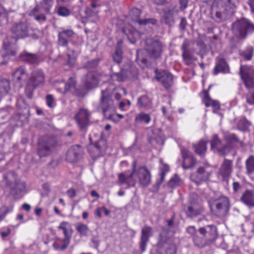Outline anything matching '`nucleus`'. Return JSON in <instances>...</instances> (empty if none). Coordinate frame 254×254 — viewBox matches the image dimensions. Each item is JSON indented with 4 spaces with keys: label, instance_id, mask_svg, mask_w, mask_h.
Returning <instances> with one entry per match:
<instances>
[{
    "label": "nucleus",
    "instance_id": "nucleus-1",
    "mask_svg": "<svg viewBox=\"0 0 254 254\" xmlns=\"http://www.w3.org/2000/svg\"><path fill=\"white\" fill-rule=\"evenodd\" d=\"M136 162L134 161L132 164L133 171L131 172L126 171L119 174L118 179L121 185L126 184L128 188L130 186H134L135 180L133 177L134 172L136 173L139 183L142 186L147 187L150 184L151 174L149 171L145 166L139 167L136 170Z\"/></svg>",
    "mask_w": 254,
    "mask_h": 254
},
{
    "label": "nucleus",
    "instance_id": "nucleus-2",
    "mask_svg": "<svg viewBox=\"0 0 254 254\" xmlns=\"http://www.w3.org/2000/svg\"><path fill=\"white\" fill-rule=\"evenodd\" d=\"M96 109L97 111L102 112L107 120L114 121L117 116L120 119L124 117L122 115L115 114L116 107L108 89L102 90L100 103L97 105Z\"/></svg>",
    "mask_w": 254,
    "mask_h": 254
},
{
    "label": "nucleus",
    "instance_id": "nucleus-3",
    "mask_svg": "<svg viewBox=\"0 0 254 254\" xmlns=\"http://www.w3.org/2000/svg\"><path fill=\"white\" fill-rule=\"evenodd\" d=\"M240 73L245 86L250 89L246 95L247 103L254 106V71L251 66L241 65Z\"/></svg>",
    "mask_w": 254,
    "mask_h": 254
},
{
    "label": "nucleus",
    "instance_id": "nucleus-4",
    "mask_svg": "<svg viewBox=\"0 0 254 254\" xmlns=\"http://www.w3.org/2000/svg\"><path fill=\"white\" fill-rule=\"evenodd\" d=\"M232 32L237 39L244 40L248 34L254 32V24L246 18H241L234 22L232 25Z\"/></svg>",
    "mask_w": 254,
    "mask_h": 254
},
{
    "label": "nucleus",
    "instance_id": "nucleus-5",
    "mask_svg": "<svg viewBox=\"0 0 254 254\" xmlns=\"http://www.w3.org/2000/svg\"><path fill=\"white\" fill-rule=\"evenodd\" d=\"M211 210L213 214L223 217L228 215L230 209V203L227 197L220 196L212 200L210 204Z\"/></svg>",
    "mask_w": 254,
    "mask_h": 254
},
{
    "label": "nucleus",
    "instance_id": "nucleus-6",
    "mask_svg": "<svg viewBox=\"0 0 254 254\" xmlns=\"http://www.w3.org/2000/svg\"><path fill=\"white\" fill-rule=\"evenodd\" d=\"M58 145V141L55 136H45L38 142L37 154L40 157L50 155Z\"/></svg>",
    "mask_w": 254,
    "mask_h": 254
},
{
    "label": "nucleus",
    "instance_id": "nucleus-7",
    "mask_svg": "<svg viewBox=\"0 0 254 254\" xmlns=\"http://www.w3.org/2000/svg\"><path fill=\"white\" fill-rule=\"evenodd\" d=\"M12 34L17 38H24L27 37H31L33 39H37L39 38L37 31H34L28 27L25 22H19L15 23L11 27Z\"/></svg>",
    "mask_w": 254,
    "mask_h": 254
},
{
    "label": "nucleus",
    "instance_id": "nucleus-8",
    "mask_svg": "<svg viewBox=\"0 0 254 254\" xmlns=\"http://www.w3.org/2000/svg\"><path fill=\"white\" fill-rule=\"evenodd\" d=\"M44 81L45 75L41 70L36 69L32 72L25 87V92L28 98H32L33 90L38 86L43 85Z\"/></svg>",
    "mask_w": 254,
    "mask_h": 254
},
{
    "label": "nucleus",
    "instance_id": "nucleus-9",
    "mask_svg": "<svg viewBox=\"0 0 254 254\" xmlns=\"http://www.w3.org/2000/svg\"><path fill=\"white\" fill-rule=\"evenodd\" d=\"M163 44L159 40L151 38L145 41L144 50L149 57L153 60L160 58L163 52Z\"/></svg>",
    "mask_w": 254,
    "mask_h": 254
},
{
    "label": "nucleus",
    "instance_id": "nucleus-10",
    "mask_svg": "<svg viewBox=\"0 0 254 254\" xmlns=\"http://www.w3.org/2000/svg\"><path fill=\"white\" fill-rule=\"evenodd\" d=\"M16 174L14 172H9L4 178L6 180V183L10 186L11 194L13 195H18L22 192L25 188L26 185L24 182H15L12 184L13 181H16Z\"/></svg>",
    "mask_w": 254,
    "mask_h": 254
},
{
    "label": "nucleus",
    "instance_id": "nucleus-11",
    "mask_svg": "<svg viewBox=\"0 0 254 254\" xmlns=\"http://www.w3.org/2000/svg\"><path fill=\"white\" fill-rule=\"evenodd\" d=\"M107 148V142L103 139L98 140L94 144L90 145L88 147L89 153L94 159L103 156L105 153Z\"/></svg>",
    "mask_w": 254,
    "mask_h": 254
},
{
    "label": "nucleus",
    "instance_id": "nucleus-12",
    "mask_svg": "<svg viewBox=\"0 0 254 254\" xmlns=\"http://www.w3.org/2000/svg\"><path fill=\"white\" fill-rule=\"evenodd\" d=\"M190 41L186 39L184 40L181 46V50L183 52L182 57L185 64L187 65H190L196 58L194 56V51L192 49H190Z\"/></svg>",
    "mask_w": 254,
    "mask_h": 254
},
{
    "label": "nucleus",
    "instance_id": "nucleus-13",
    "mask_svg": "<svg viewBox=\"0 0 254 254\" xmlns=\"http://www.w3.org/2000/svg\"><path fill=\"white\" fill-rule=\"evenodd\" d=\"M210 175V173L206 168L200 167L196 172L190 174V179L196 185H199L206 181L209 179Z\"/></svg>",
    "mask_w": 254,
    "mask_h": 254
},
{
    "label": "nucleus",
    "instance_id": "nucleus-14",
    "mask_svg": "<svg viewBox=\"0 0 254 254\" xmlns=\"http://www.w3.org/2000/svg\"><path fill=\"white\" fill-rule=\"evenodd\" d=\"M101 77V73L96 71H90L83 77L82 81L85 83L87 88L90 89L97 86Z\"/></svg>",
    "mask_w": 254,
    "mask_h": 254
},
{
    "label": "nucleus",
    "instance_id": "nucleus-15",
    "mask_svg": "<svg viewBox=\"0 0 254 254\" xmlns=\"http://www.w3.org/2000/svg\"><path fill=\"white\" fill-rule=\"evenodd\" d=\"M198 232L206 239L208 243L214 241L217 237L216 227L213 225L200 228Z\"/></svg>",
    "mask_w": 254,
    "mask_h": 254
},
{
    "label": "nucleus",
    "instance_id": "nucleus-16",
    "mask_svg": "<svg viewBox=\"0 0 254 254\" xmlns=\"http://www.w3.org/2000/svg\"><path fill=\"white\" fill-rule=\"evenodd\" d=\"M233 161L224 159L219 170V174L223 181L227 182L231 176L233 171Z\"/></svg>",
    "mask_w": 254,
    "mask_h": 254
},
{
    "label": "nucleus",
    "instance_id": "nucleus-17",
    "mask_svg": "<svg viewBox=\"0 0 254 254\" xmlns=\"http://www.w3.org/2000/svg\"><path fill=\"white\" fill-rule=\"evenodd\" d=\"M75 118L80 129L85 131L89 123V114L87 110L80 109L76 115Z\"/></svg>",
    "mask_w": 254,
    "mask_h": 254
},
{
    "label": "nucleus",
    "instance_id": "nucleus-18",
    "mask_svg": "<svg viewBox=\"0 0 254 254\" xmlns=\"http://www.w3.org/2000/svg\"><path fill=\"white\" fill-rule=\"evenodd\" d=\"M156 78L161 82L166 88H169L173 84V76L171 73L167 71L162 70L156 72Z\"/></svg>",
    "mask_w": 254,
    "mask_h": 254
},
{
    "label": "nucleus",
    "instance_id": "nucleus-19",
    "mask_svg": "<svg viewBox=\"0 0 254 254\" xmlns=\"http://www.w3.org/2000/svg\"><path fill=\"white\" fill-rule=\"evenodd\" d=\"M82 149L79 145H73L66 153V159L69 162L77 161L81 156Z\"/></svg>",
    "mask_w": 254,
    "mask_h": 254
},
{
    "label": "nucleus",
    "instance_id": "nucleus-20",
    "mask_svg": "<svg viewBox=\"0 0 254 254\" xmlns=\"http://www.w3.org/2000/svg\"><path fill=\"white\" fill-rule=\"evenodd\" d=\"M181 151L183 158L182 167L184 169L193 167L196 164V160L192 157L190 152L184 147L181 148Z\"/></svg>",
    "mask_w": 254,
    "mask_h": 254
},
{
    "label": "nucleus",
    "instance_id": "nucleus-21",
    "mask_svg": "<svg viewBox=\"0 0 254 254\" xmlns=\"http://www.w3.org/2000/svg\"><path fill=\"white\" fill-rule=\"evenodd\" d=\"M152 228L151 227L145 226L142 228L139 243L140 249L142 252L145 251L146 245L149 241V238L152 235Z\"/></svg>",
    "mask_w": 254,
    "mask_h": 254
},
{
    "label": "nucleus",
    "instance_id": "nucleus-22",
    "mask_svg": "<svg viewBox=\"0 0 254 254\" xmlns=\"http://www.w3.org/2000/svg\"><path fill=\"white\" fill-rule=\"evenodd\" d=\"M27 77V73L24 68L22 67L18 68L12 74V80L15 86L21 87L23 85V81Z\"/></svg>",
    "mask_w": 254,
    "mask_h": 254
},
{
    "label": "nucleus",
    "instance_id": "nucleus-23",
    "mask_svg": "<svg viewBox=\"0 0 254 254\" xmlns=\"http://www.w3.org/2000/svg\"><path fill=\"white\" fill-rule=\"evenodd\" d=\"M76 81L74 77H70L65 84L64 93L70 92L73 94L81 96H82V92L77 87Z\"/></svg>",
    "mask_w": 254,
    "mask_h": 254
},
{
    "label": "nucleus",
    "instance_id": "nucleus-24",
    "mask_svg": "<svg viewBox=\"0 0 254 254\" xmlns=\"http://www.w3.org/2000/svg\"><path fill=\"white\" fill-rule=\"evenodd\" d=\"M53 4V0H42L32 9V12L49 13Z\"/></svg>",
    "mask_w": 254,
    "mask_h": 254
},
{
    "label": "nucleus",
    "instance_id": "nucleus-25",
    "mask_svg": "<svg viewBox=\"0 0 254 254\" xmlns=\"http://www.w3.org/2000/svg\"><path fill=\"white\" fill-rule=\"evenodd\" d=\"M219 72L227 73L229 72V68L225 59L222 57H217L216 59V65L213 70L214 75Z\"/></svg>",
    "mask_w": 254,
    "mask_h": 254
},
{
    "label": "nucleus",
    "instance_id": "nucleus-26",
    "mask_svg": "<svg viewBox=\"0 0 254 254\" xmlns=\"http://www.w3.org/2000/svg\"><path fill=\"white\" fill-rule=\"evenodd\" d=\"M221 140L218 138L217 135L214 134L211 142V148L217 149L218 151L221 154L225 155L230 151V146L228 145H226L223 146V147H221Z\"/></svg>",
    "mask_w": 254,
    "mask_h": 254
},
{
    "label": "nucleus",
    "instance_id": "nucleus-27",
    "mask_svg": "<svg viewBox=\"0 0 254 254\" xmlns=\"http://www.w3.org/2000/svg\"><path fill=\"white\" fill-rule=\"evenodd\" d=\"M67 226H70L68 222L63 221L58 227L59 229L62 230L63 231V233L64 236V238L61 240V241L63 243H64V246L63 247L64 249L68 246L72 236L71 232H69Z\"/></svg>",
    "mask_w": 254,
    "mask_h": 254
},
{
    "label": "nucleus",
    "instance_id": "nucleus-28",
    "mask_svg": "<svg viewBox=\"0 0 254 254\" xmlns=\"http://www.w3.org/2000/svg\"><path fill=\"white\" fill-rule=\"evenodd\" d=\"M20 58L22 61L32 64H37L39 61V57L37 55L26 52L21 53Z\"/></svg>",
    "mask_w": 254,
    "mask_h": 254
},
{
    "label": "nucleus",
    "instance_id": "nucleus-29",
    "mask_svg": "<svg viewBox=\"0 0 254 254\" xmlns=\"http://www.w3.org/2000/svg\"><path fill=\"white\" fill-rule=\"evenodd\" d=\"M203 210V208L198 203H193L188 206L186 214L188 217H193L200 214Z\"/></svg>",
    "mask_w": 254,
    "mask_h": 254
},
{
    "label": "nucleus",
    "instance_id": "nucleus-30",
    "mask_svg": "<svg viewBox=\"0 0 254 254\" xmlns=\"http://www.w3.org/2000/svg\"><path fill=\"white\" fill-rule=\"evenodd\" d=\"M241 199L246 205L254 206V195L251 190H247L241 196Z\"/></svg>",
    "mask_w": 254,
    "mask_h": 254
},
{
    "label": "nucleus",
    "instance_id": "nucleus-31",
    "mask_svg": "<svg viewBox=\"0 0 254 254\" xmlns=\"http://www.w3.org/2000/svg\"><path fill=\"white\" fill-rule=\"evenodd\" d=\"M161 21L169 26L173 25L175 23L173 11L171 10L164 11Z\"/></svg>",
    "mask_w": 254,
    "mask_h": 254
},
{
    "label": "nucleus",
    "instance_id": "nucleus-32",
    "mask_svg": "<svg viewBox=\"0 0 254 254\" xmlns=\"http://www.w3.org/2000/svg\"><path fill=\"white\" fill-rule=\"evenodd\" d=\"M204 102L206 107L212 106L214 108L213 112H216L220 108V105L218 102L212 100L207 91H204Z\"/></svg>",
    "mask_w": 254,
    "mask_h": 254
},
{
    "label": "nucleus",
    "instance_id": "nucleus-33",
    "mask_svg": "<svg viewBox=\"0 0 254 254\" xmlns=\"http://www.w3.org/2000/svg\"><path fill=\"white\" fill-rule=\"evenodd\" d=\"M153 135L151 137V139L155 140L156 142L159 145H163L164 142V135L160 129H154L153 130Z\"/></svg>",
    "mask_w": 254,
    "mask_h": 254
},
{
    "label": "nucleus",
    "instance_id": "nucleus-34",
    "mask_svg": "<svg viewBox=\"0 0 254 254\" xmlns=\"http://www.w3.org/2000/svg\"><path fill=\"white\" fill-rule=\"evenodd\" d=\"M77 56V52L73 49L68 48L67 52V56L68 59L66 64L69 67L73 65L75 63V59Z\"/></svg>",
    "mask_w": 254,
    "mask_h": 254
},
{
    "label": "nucleus",
    "instance_id": "nucleus-35",
    "mask_svg": "<svg viewBox=\"0 0 254 254\" xmlns=\"http://www.w3.org/2000/svg\"><path fill=\"white\" fill-rule=\"evenodd\" d=\"M254 54V48L252 46H248L245 50L239 51V55L244 59L250 61L252 59Z\"/></svg>",
    "mask_w": 254,
    "mask_h": 254
},
{
    "label": "nucleus",
    "instance_id": "nucleus-36",
    "mask_svg": "<svg viewBox=\"0 0 254 254\" xmlns=\"http://www.w3.org/2000/svg\"><path fill=\"white\" fill-rule=\"evenodd\" d=\"M136 61L138 65L142 68H144L147 65L148 61L143 56L142 50H137L136 52Z\"/></svg>",
    "mask_w": 254,
    "mask_h": 254
},
{
    "label": "nucleus",
    "instance_id": "nucleus-37",
    "mask_svg": "<svg viewBox=\"0 0 254 254\" xmlns=\"http://www.w3.org/2000/svg\"><path fill=\"white\" fill-rule=\"evenodd\" d=\"M206 141L201 140L197 144L194 145L195 152L200 155H203L206 151Z\"/></svg>",
    "mask_w": 254,
    "mask_h": 254
},
{
    "label": "nucleus",
    "instance_id": "nucleus-38",
    "mask_svg": "<svg viewBox=\"0 0 254 254\" xmlns=\"http://www.w3.org/2000/svg\"><path fill=\"white\" fill-rule=\"evenodd\" d=\"M246 168L248 174L250 175L254 172V156L251 155L246 161Z\"/></svg>",
    "mask_w": 254,
    "mask_h": 254
},
{
    "label": "nucleus",
    "instance_id": "nucleus-39",
    "mask_svg": "<svg viewBox=\"0 0 254 254\" xmlns=\"http://www.w3.org/2000/svg\"><path fill=\"white\" fill-rule=\"evenodd\" d=\"M151 104V100L147 96H142L137 100V105L140 108L149 107Z\"/></svg>",
    "mask_w": 254,
    "mask_h": 254
},
{
    "label": "nucleus",
    "instance_id": "nucleus-40",
    "mask_svg": "<svg viewBox=\"0 0 254 254\" xmlns=\"http://www.w3.org/2000/svg\"><path fill=\"white\" fill-rule=\"evenodd\" d=\"M125 68L128 69L125 72L128 78H132L135 77L138 74L137 69L131 64H129Z\"/></svg>",
    "mask_w": 254,
    "mask_h": 254
},
{
    "label": "nucleus",
    "instance_id": "nucleus-41",
    "mask_svg": "<svg viewBox=\"0 0 254 254\" xmlns=\"http://www.w3.org/2000/svg\"><path fill=\"white\" fill-rule=\"evenodd\" d=\"M127 70V68L122 69L120 72L113 73L111 77L114 80H117L119 82L124 81L125 79L127 78V75L125 72Z\"/></svg>",
    "mask_w": 254,
    "mask_h": 254
},
{
    "label": "nucleus",
    "instance_id": "nucleus-42",
    "mask_svg": "<svg viewBox=\"0 0 254 254\" xmlns=\"http://www.w3.org/2000/svg\"><path fill=\"white\" fill-rule=\"evenodd\" d=\"M199 233H197L193 237V240L194 244L198 247L201 248L204 247L208 243L207 240L202 236H199Z\"/></svg>",
    "mask_w": 254,
    "mask_h": 254
},
{
    "label": "nucleus",
    "instance_id": "nucleus-43",
    "mask_svg": "<svg viewBox=\"0 0 254 254\" xmlns=\"http://www.w3.org/2000/svg\"><path fill=\"white\" fill-rule=\"evenodd\" d=\"M10 88L9 81L6 79L0 80V93L1 94H6Z\"/></svg>",
    "mask_w": 254,
    "mask_h": 254
},
{
    "label": "nucleus",
    "instance_id": "nucleus-44",
    "mask_svg": "<svg viewBox=\"0 0 254 254\" xmlns=\"http://www.w3.org/2000/svg\"><path fill=\"white\" fill-rule=\"evenodd\" d=\"M151 118L149 115L144 113H141L137 115L135 118V122L138 123L144 122L146 124H148Z\"/></svg>",
    "mask_w": 254,
    "mask_h": 254
},
{
    "label": "nucleus",
    "instance_id": "nucleus-45",
    "mask_svg": "<svg viewBox=\"0 0 254 254\" xmlns=\"http://www.w3.org/2000/svg\"><path fill=\"white\" fill-rule=\"evenodd\" d=\"M182 184L183 181L177 175H175L168 182L169 186L172 188L177 187Z\"/></svg>",
    "mask_w": 254,
    "mask_h": 254
},
{
    "label": "nucleus",
    "instance_id": "nucleus-46",
    "mask_svg": "<svg viewBox=\"0 0 254 254\" xmlns=\"http://www.w3.org/2000/svg\"><path fill=\"white\" fill-rule=\"evenodd\" d=\"M75 228L80 236L87 235L89 228L87 225L79 223L76 225Z\"/></svg>",
    "mask_w": 254,
    "mask_h": 254
},
{
    "label": "nucleus",
    "instance_id": "nucleus-47",
    "mask_svg": "<svg viewBox=\"0 0 254 254\" xmlns=\"http://www.w3.org/2000/svg\"><path fill=\"white\" fill-rule=\"evenodd\" d=\"M251 125V123L245 118H241L237 124V127L241 130H246Z\"/></svg>",
    "mask_w": 254,
    "mask_h": 254
},
{
    "label": "nucleus",
    "instance_id": "nucleus-48",
    "mask_svg": "<svg viewBox=\"0 0 254 254\" xmlns=\"http://www.w3.org/2000/svg\"><path fill=\"white\" fill-rule=\"evenodd\" d=\"M113 59L117 64H120L122 60V51L120 47H117L115 53L113 55Z\"/></svg>",
    "mask_w": 254,
    "mask_h": 254
},
{
    "label": "nucleus",
    "instance_id": "nucleus-49",
    "mask_svg": "<svg viewBox=\"0 0 254 254\" xmlns=\"http://www.w3.org/2000/svg\"><path fill=\"white\" fill-rule=\"evenodd\" d=\"M32 10L30 12V15H32L34 17V19L39 21V22H43L46 20L47 18L46 16V14L47 13H38L37 12H32Z\"/></svg>",
    "mask_w": 254,
    "mask_h": 254
},
{
    "label": "nucleus",
    "instance_id": "nucleus-50",
    "mask_svg": "<svg viewBox=\"0 0 254 254\" xmlns=\"http://www.w3.org/2000/svg\"><path fill=\"white\" fill-rule=\"evenodd\" d=\"M141 11L140 9L134 8H133L130 12V15L132 18V20L138 23V20H141L139 19Z\"/></svg>",
    "mask_w": 254,
    "mask_h": 254
},
{
    "label": "nucleus",
    "instance_id": "nucleus-51",
    "mask_svg": "<svg viewBox=\"0 0 254 254\" xmlns=\"http://www.w3.org/2000/svg\"><path fill=\"white\" fill-rule=\"evenodd\" d=\"M164 247L165 248L164 253L162 254H175L176 252V248L174 244H169L165 243Z\"/></svg>",
    "mask_w": 254,
    "mask_h": 254
},
{
    "label": "nucleus",
    "instance_id": "nucleus-52",
    "mask_svg": "<svg viewBox=\"0 0 254 254\" xmlns=\"http://www.w3.org/2000/svg\"><path fill=\"white\" fill-rule=\"evenodd\" d=\"M8 14L5 8L0 4V24L6 22Z\"/></svg>",
    "mask_w": 254,
    "mask_h": 254
},
{
    "label": "nucleus",
    "instance_id": "nucleus-53",
    "mask_svg": "<svg viewBox=\"0 0 254 254\" xmlns=\"http://www.w3.org/2000/svg\"><path fill=\"white\" fill-rule=\"evenodd\" d=\"M100 61L99 58L89 61L84 64V67L87 68H95L98 65Z\"/></svg>",
    "mask_w": 254,
    "mask_h": 254
},
{
    "label": "nucleus",
    "instance_id": "nucleus-54",
    "mask_svg": "<svg viewBox=\"0 0 254 254\" xmlns=\"http://www.w3.org/2000/svg\"><path fill=\"white\" fill-rule=\"evenodd\" d=\"M57 13L60 16L65 17L70 15V11L65 7L60 6L57 9Z\"/></svg>",
    "mask_w": 254,
    "mask_h": 254
},
{
    "label": "nucleus",
    "instance_id": "nucleus-55",
    "mask_svg": "<svg viewBox=\"0 0 254 254\" xmlns=\"http://www.w3.org/2000/svg\"><path fill=\"white\" fill-rule=\"evenodd\" d=\"M67 38L64 36L59 32L58 35V43L59 45L62 46H66L68 44Z\"/></svg>",
    "mask_w": 254,
    "mask_h": 254
},
{
    "label": "nucleus",
    "instance_id": "nucleus-56",
    "mask_svg": "<svg viewBox=\"0 0 254 254\" xmlns=\"http://www.w3.org/2000/svg\"><path fill=\"white\" fill-rule=\"evenodd\" d=\"M157 20L154 18H148L138 20V24L146 25L147 24H151L152 25L156 24Z\"/></svg>",
    "mask_w": 254,
    "mask_h": 254
},
{
    "label": "nucleus",
    "instance_id": "nucleus-57",
    "mask_svg": "<svg viewBox=\"0 0 254 254\" xmlns=\"http://www.w3.org/2000/svg\"><path fill=\"white\" fill-rule=\"evenodd\" d=\"M226 138L227 141L229 143L240 142L239 138L235 134L233 133L228 135L227 136H226Z\"/></svg>",
    "mask_w": 254,
    "mask_h": 254
},
{
    "label": "nucleus",
    "instance_id": "nucleus-58",
    "mask_svg": "<svg viewBox=\"0 0 254 254\" xmlns=\"http://www.w3.org/2000/svg\"><path fill=\"white\" fill-rule=\"evenodd\" d=\"M11 45L9 44V43H7V42L5 41L4 42V43H3V47H4V49L5 51H6V52H7V53L8 54H10L11 55H15L16 53L14 51H10V49H11Z\"/></svg>",
    "mask_w": 254,
    "mask_h": 254
},
{
    "label": "nucleus",
    "instance_id": "nucleus-59",
    "mask_svg": "<svg viewBox=\"0 0 254 254\" xmlns=\"http://www.w3.org/2000/svg\"><path fill=\"white\" fill-rule=\"evenodd\" d=\"M47 106L49 107H52L54 103V99L52 95H48L46 97Z\"/></svg>",
    "mask_w": 254,
    "mask_h": 254
},
{
    "label": "nucleus",
    "instance_id": "nucleus-60",
    "mask_svg": "<svg viewBox=\"0 0 254 254\" xmlns=\"http://www.w3.org/2000/svg\"><path fill=\"white\" fill-rule=\"evenodd\" d=\"M60 33L67 38L71 37L74 34L73 31L71 30H66L60 32Z\"/></svg>",
    "mask_w": 254,
    "mask_h": 254
},
{
    "label": "nucleus",
    "instance_id": "nucleus-61",
    "mask_svg": "<svg viewBox=\"0 0 254 254\" xmlns=\"http://www.w3.org/2000/svg\"><path fill=\"white\" fill-rule=\"evenodd\" d=\"M187 24V22L186 19L184 17H181V22L179 24L180 29L183 31L185 30Z\"/></svg>",
    "mask_w": 254,
    "mask_h": 254
},
{
    "label": "nucleus",
    "instance_id": "nucleus-62",
    "mask_svg": "<svg viewBox=\"0 0 254 254\" xmlns=\"http://www.w3.org/2000/svg\"><path fill=\"white\" fill-rule=\"evenodd\" d=\"M161 179L163 180L165 175L166 172H168L169 170V167L167 165L163 164L162 167L161 168Z\"/></svg>",
    "mask_w": 254,
    "mask_h": 254
},
{
    "label": "nucleus",
    "instance_id": "nucleus-63",
    "mask_svg": "<svg viewBox=\"0 0 254 254\" xmlns=\"http://www.w3.org/2000/svg\"><path fill=\"white\" fill-rule=\"evenodd\" d=\"M66 193L68 197L73 198L76 195V192L74 189L70 188L67 191Z\"/></svg>",
    "mask_w": 254,
    "mask_h": 254
},
{
    "label": "nucleus",
    "instance_id": "nucleus-64",
    "mask_svg": "<svg viewBox=\"0 0 254 254\" xmlns=\"http://www.w3.org/2000/svg\"><path fill=\"white\" fill-rule=\"evenodd\" d=\"M187 232L190 235H196L198 233L196 232L195 228L194 226H189L187 229Z\"/></svg>",
    "mask_w": 254,
    "mask_h": 254
}]
</instances>
